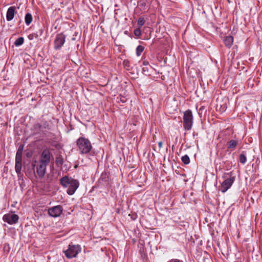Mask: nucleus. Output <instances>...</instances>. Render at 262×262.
<instances>
[{"instance_id": "obj_1", "label": "nucleus", "mask_w": 262, "mask_h": 262, "mask_svg": "<svg viewBox=\"0 0 262 262\" xmlns=\"http://www.w3.org/2000/svg\"><path fill=\"white\" fill-rule=\"evenodd\" d=\"M60 184L63 187L69 186L67 192L69 195H73L79 186V182L77 180L74 179L68 176H64L60 179Z\"/></svg>"}, {"instance_id": "obj_2", "label": "nucleus", "mask_w": 262, "mask_h": 262, "mask_svg": "<svg viewBox=\"0 0 262 262\" xmlns=\"http://www.w3.org/2000/svg\"><path fill=\"white\" fill-rule=\"evenodd\" d=\"M76 142L78 147V150L80 154H87L92 149V145L90 141L85 137H79Z\"/></svg>"}, {"instance_id": "obj_3", "label": "nucleus", "mask_w": 262, "mask_h": 262, "mask_svg": "<svg viewBox=\"0 0 262 262\" xmlns=\"http://www.w3.org/2000/svg\"><path fill=\"white\" fill-rule=\"evenodd\" d=\"M225 180L222 183L220 190L223 193L226 192L232 185L235 177L232 172L227 173L224 176Z\"/></svg>"}, {"instance_id": "obj_4", "label": "nucleus", "mask_w": 262, "mask_h": 262, "mask_svg": "<svg viewBox=\"0 0 262 262\" xmlns=\"http://www.w3.org/2000/svg\"><path fill=\"white\" fill-rule=\"evenodd\" d=\"M183 119V127L185 130H189L191 129L193 125V115L192 111L190 110L186 111L184 113Z\"/></svg>"}, {"instance_id": "obj_5", "label": "nucleus", "mask_w": 262, "mask_h": 262, "mask_svg": "<svg viewBox=\"0 0 262 262\" xmlns=\"http://www.w3.org/2000/svg\"><path fill=\"white\" fill-rule=\"evenodd\" d=\"M80 251L81 248L79 245L70 244L69 245L68 249L66 250H63V252L66 256L68 258L70 259L76 257L77 255L80 252Z\"/></svg>"}, {"instance_id": "obj_6", "label": "nucleus", "mask_w": 262, "mask_h": 262, "mask_svg": "<svg viewBox=\"0 0 262 262\" xmlns=\"http://www.w3.org/2000/svg\"><path fill=\"white\" fill-rule=\"evenodd\" d=\"M52 157V155L51 151L48 149H44L40 157L39 163L48 165Z\"/></svg>"}, {"instance_id": "obj_7", "label": "nucleus", "mask_w": 262, "mask_h": 262, "mask_svg": "<svg viewBox=\"0 0 262 262\" xmlns=\"http://www.w3.org/2000/svg\"><path fill=\"white\" fill-rule=\"evenodd\" d=\"M66 36L63 33L57 34L54 41V47L56 50L61 48L65 42Z\"/></svg>"}, {"instance_id": "obj_8", "label": "nucleus", "mask_w": 262, "mask_h": 262, "mask_svg": "<svg viewBox=\"0 0 262 262\" xmlns=\"http://www.w3.org/2000/svg\"><path fill=\"white\" fill-rule=\"evenodd\" d=\"M18 219V216L15 214H11L8 213L5 214L3 217V221L10 225L16 224L17 222Z\"/></svg>"}, {"instance_id": "obj_9", "label": "nucleus", "mask_w": 262, "mask_h": 262, "mask_svg": "<svg viewBox=\"0 0 262 262\" xmlns=\"http://www.w3.org/2000/svg\"><path fill=\"white\" fill-rule=\"evenodd\" d=\"M62 210V207L60 205H57L49 208L48 210V213L51 216L56 217L60 215Z\"/></svg>"}, {"instance_id": "obj_10", "label": "nucleus", "mask_w": 262, "mask_h": 262, "mask_svg": "<svg viewBox=\"0 0 262 262\" xmlns=\"http://www.w3.org/2000/svg\"><path fill=\"white\" fill-rule=\"evenodd\" d=\"M35 131L38 132L41 130H48L50 129V126L48 121H42L41 123H36L33 125Z\"/></svg>"}, {"instance_id": "obj_11", "label": "nucleus", "mask_w": 262, "mask_h": 262, "mask_svg": "<svg viewBox=\"0 0 262 262\" xmlns=\"http://www.w3.org/2000/svg\"><path fill=\"white\" fill-rule=\"evenodd\" d=\"M47 166V165L41 163H39V164L37 166L36 172L39 178H42L45 176Z\"/></svg>"}, {"instance_id": "obj_12", "label": "nucleus", "mask_w": 262, "mask_h": 262, "mask_svg": "<svg viewBox=\"0 0 262 262\" xmlns=\"http://www.w3.org/2000/svg\"><path fill=\"white\" fill-rule=\"evenodd\" d=\"M15 7H10L8 8L7 14H6V19L7 21H11L14 18L15 15Z\"/></svg>"}, {"instance_id": "obj_13", "label": "nucleus", "mask_w": 262, "mask_h": 262, "mask_svg": "<svg viewBox=\"0 0 262 262\" xmlns=\"http://www.w3.org/2000/svg\"><path fill=\"white\" fill-rule=\"evenodd\" d=\"M224 42L226 47L230 48L233 45V37L232 36H227L224 38Z\"/></svg>"}, {"instance_id": "obj_14", "label": "nucleus", "mask_w": 262, "mask_h": 262, "mask_svg": "<svg viewBox=\"0 0 262 262\" xmlns=\"http://www.w3.org/2000/svg\"><path fill=\"white\" fill-rule=\"evenodd\" d=\"M21 159H15V169L16 172L19 174L20 173L21 170Z\"/></svg>"}, {"instance_id": "obj_15", "label": "nucleus", "mask_w": 262, "mask_h": 262, "mask_svg": "<svg viewBox=\"0 0 262 262\" xmlns=\"http://www.w3.org/2000/svg\"><path fill=\"white\" fill-rule=\"evenodd\" d=\"M237 145V141L234 140H231L227 143L228 149H234Z\"/></svg>"}, {"instance_id": "obj_16", "label": "nucleus", "mask_w": 262, "mask_h": 262, "mask_svg": "<svg viewBox=\"0 0 262 262\" xmlns=\"http://www.w3.org/2000/svg\"><path fill=\"white\" fill-rule=\"evenodd\" d=\"M32 21V15L28 13L26 14L25 17V21L27 25H29Z\"/></svg>"}, {"instance_id": "obj_17", "label": "nucleus", "mask_w": 262, "mask_h": 262, "mask_svg": "<svg viewBox=\"0 0 262 262\" xmlns=\"http://www.w3.org/2000/svg\"><path fill=\"white\" fill-rule=\"evenodd\" d=\"M239 160L242 164H245L247 161V158L246 156V151H243L239 155Z\"/></svg>"}, {"instance_id": "obj_18", "label": "nucleus", "mask_w": 262, "mask_h": 262, "mask_svg": "<svg viewBox=\"0 0 262 262\" xmlns=\"http://www.w3.org/2000/svg\"><path fill=\"white\" fill-rule=\"evenodd\" d=\"M24 38L23 37H18L14 42V45L16 47H19L23 44Z\"/></svg>"}, {"instance_id": "obj_19", "label": "nucleus", "mask_w": 262, "mask_h": 262, "mask_svg": "<svg viewBox=\"0 0 262 262\" xmlns=\"http://www.w3.org/2000/svg\"><path fill=\"white\" fill-rule=\"evenodd\" d=\"M144 47L142 46L139 45L136 48V55L137 56L141 55L142 52L144 51Z\"/></svg>"}, {"instance_id": "obj_20", "label": "nucleus", "mask_w": 262, "mask_h": 262, "mask_svg": "<svg viewBox=\"0 0 262 262\" xmlns=\"http://www.w3.org/2000/svg\"><path fill=\"white\" fill-rule=\"evenodd\" d=\"M22 152H23V148H20V147H19L16 152L15 159L22 160Z\"/></svg>"}, {"instance_id": "obj_21", "label": "nucleus", "mask_w": 262, "mask_h": 262, "mask_svg": "<svg viewBox=\"0 0 262 262\" xmlns=\"http://www.w3.org/2000/svg\"><path fill=\"white\" fill-rule=\"evenodd\" d=\"M182 161L185 164H188L190 163V159L188 155H186L181 158Z\"/></svg>"}, {"instance_id": "obj_22", "label": "nucleus", "mask_w": 262, "mask_h": 262, "mask_svg": "<svg viewBox=\"0 0 262 262\" xmlns=\"http://www.w3.org/2000/svg\"><path fill=\"white\" fill-rule=\"evenodd\" d=\"M108 177L106 172H102L101 174L100 180H102L103 182L107 181Z\"/></svg>"}, {"instance_id": "obj_23", "label": "nucleus", "mask_w": 262, "mask_h": 262, "mask_svg": "<svg viewBox=\"0 0 262 262\" xmlns=\"http://www.w3.org/2000/svg\"><path fill=\"white\" fill-rule=\"evenodd\" d=\"M145 24V19L143 17H140L138 19L137 25L139 27H142Z\"/></svg>"}, {"instance_id": "obj_24", "label": "nucleus", "mask_w": 262, "mask_h": 262, "mask_svg": "<svg viewBox=\"0 0 262 262\" xmlns=\"http://www.w3.org/2000/svg\"><path fill=\"white\" fill-rule=\"evenodd\" d=\"M117 99L118 100V102L120 101L122 103H125V102H126V101L127 100V99L125 97L121 96V95H120L119 96H118L117 97Z\"/></svg>"}, {"instance_id": "obj_25", "label": "nucleus", "mask_w": 262, "mask_h": 262, "mask_svg": "<svg viewBox=\"0 0 262 262\" xmlns=\"http://www.w3.org/2000/svg\"><path fill=\"white\" fill-rule=\"evenodd\" d=\"M34 37L37 38L38 37V35L36 33H34L28 35V38L29 40H33Z\"/></svg>"}, {"instance_id": "obj_26", "label": "nucleus", "mask_w": 262, "mask_h": 262, "mask_svg": "<svg viewBox=\"0 0 262 262\" xmlns=\"http://www.w3.org/2000/svg\"><path fill=\"white\" fill-rule=\"evenodd\" d=\"M134 34L136 36H140L141 34V32L140 28L136 29L134 30Z\"/></svg>"}, {"instance_id": "obj_27", "label": "nucleus", "mask_w": 262, "mask_h": 262, "mask_svg": "<svg viewBox=\"0 0 262 262\" xmlns=\"http://www.w3.org/2000/svg\"><path fill=\"white\" fill-rule=\"evenodd\" d=\"M123 65H124L125 68L129 67V62L128 61H127V60L126 61L124 60L123 61Z\"/></svg>"}, {"instance_id": "obj_28", "label": "nucleus", "mask_w": 262, "mask_h": 262, "mask_svg": "<svg viewBox=\"0 0 262 262\" xmlns=\"http://www.w3.org/2000/svg\"><path fill=\"white\" fill-rule=\"evenodd\" d=\"M163 143L162 142H159L158 143V145L160 148H161L162 147Z\"/></svg>"}, {"instance_id": "obj_29", "label": "nucleus", "mask_w": 262, "mask_h": 262, "mask_svg": "<svg viewBox=\"0 0 262 262\" xmlns=\"http://www.w3.org/2000/svg\"><path fill=\"white\" fill-rule=\"evenodd\" d=\"M143 64L145 65V66L148 65V62L147 61H144L143 62Z\"/></svg>"}, {"instance_id": "obj_30", "label": "nucleus", "mask_w": 262, "mask_h": 262, "mask_svg": "<svg viewBox=\"0 0 262 262\" xmlns=\"http://www.w3.org/2000/svg\"><path fill=\"white\" fill-rule=\"evenodd\" d=\"M173 262H182V261H180L178 259H173Z\"/></svg>"}]
</instances>
